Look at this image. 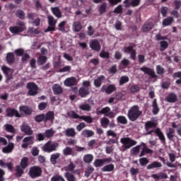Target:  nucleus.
I'll return each instance as SVG.
<instances>
[{
	"label": "nucleus",
	"instance_id": "f257e3e1",
	"mask_svg": "<svg viewBox=\"0 0 181 181\" xmlns=\"http://www.w3.org/2000/svg\"><path fill=\"white\" fill-rule=\"evenodd\" d=\"M142 115V111L139 110L138 105L132 107L127 113V117L130 121H136Z\"/></svg>",
	"mask_w": 181,
	"mask_h": 181
},
{
	"label": "nucleus",
	"instance_id": "f03ea898",
	"mask_svg": "<svg viewBox=\"0 0 181 181\" xmlns=\"http://www.w3.org/2000/svg\"><path fill=\"white\" fill-rule=\"evenodd\" d=\"M69 115V117L79 119L80 121H85V122H88V124H91V122H93V117H91V116H80L74 112H70Z\"/></svg>",
	"mask_w": 181,
	"mask_h": 181
},
{
	"label": "nucleus",
	"instance_id": "7ed1b4c3",
	"mask_svg": "<svg viewBox=\"0 0 181 181\" xmlns=\"http://www.w3.org/2000/svg\"><path fill=\"white\" fill-rule=\"evenodd\" d=\"M120 142L122 144V146L124 149H129L132 146L136 145V141L129 139V137L122 138L120 139Z\"/></svg>",
	"mask_w": 181,
	"mask_h": 181
},
{
	"label": "nucleus",
	"instance_id": "20e7f679",
	"mask_svg": "<svg viewBox=\"0 0 181 181\" xmlns=\"http://www.w3.org/2000/svg\"><path fill=\"white\" fill-rule=\"evenodd\" d=\"M58 146L59 144L48 141L42 146V151H44V152L48 153L54 152V151H56V149H57Z\"/></svg>",
	"mask_w": 181,
	"mask_h": 181
},
{
	"label": "nucleus",
	"instance_id": "39448f33",
	"mask_svg": "<svg viewBox=\"0 0 181 181\" xmlns=\"http://www.w3.org/2000/svg\"><path fill=\"white\" fill-rule=\"evenodd\" d=\"M97 115H100V114H103L105 117H109V118H114L115 117V114L111 111V108L108 107H105L101 109V110H98L96 112Z\"/></svg>",
	"mask_w": 181,
	"mask_h": 181
},
{
	"label": "nucleus",
	"instance_id": "423d86ee",
	"mask_svg": "<svg viewBox=\"0 0 181 181\" xmlns=\"http://www.w3.org/2000/svg\"><path fill=\"white\" fill-rule=\"evenodd\" d=\"M27 88H28V95H36L37 94V85L35 83H28L27 84Z\"/></svg>",
	"mask_w": 181,
	"mask_h": 181
},
{
	"label": "nucleus",
	"instance_id": "0eeeda50",
	"mask_svg": "<svg viewBox=\"0 0 181 181\" xmlns=\"http://www.w3.org/2000/svg\"><path fill=\"white\" fill-rule=\"evenodd\" d=\"M29 174L31 177H39L42 175V168L37 166L32 167L30 169Z\"/></svg>",
	"mask_w": 181,
	"mask_h": 181
},
{
	"label": "nucleus",
	"instance_id": "6e6552de",
	"mask_svg": "<svg viewBox=\"0 0 181 181\" xmlns=\"http://www.w3.org/2000/svg\"><path fill=\"white\" fill-rule=\"evenodd\" d=\"M47 19H48L49 26L46 32H50V30L54 31L56 28V23H57V21L54 19V16H48Z\"/></svg>",
	"mask_w": 181,
	"mask_h": 181
},
{
	"label": "nucleus",
	"instance_id": "1a4fd4ad",
	"mask_svg": "<svg viewBox=\"0 0 181 181\" xmlns=\"http://www.w3.org/2000/svg\"><path fill=\"white\" fill-rule=\"evenodd\" d=\"M156 128V123L153 122H146L145 124V129L146 131L147 132L146 135H149L153 132V129Z\"/></svg>",
	"mask_w": 181,
	"mask_h": 181
},
{
	"label": "nucleus",
	"instance_id": "9d476101",
	"mask_svg": "<svg viewBox=\"0 0 181 181\" xmlns=\"http://www.w3.org/2000/svg\"><path fill=\"white\" fill-rule=\"evenodd\" d=\"M33 141H35V137L33 136H27L23 139V144L21 147L23 149H27L29 145H33Z\"/></svg>",
	"mask_w": 181,
	"mask_h": 181
},
{
	"label": "nucleus",
	"instance_id": "9b49d317",
	"mask_svg": "<svg viewBox=\"0 0 181 181\" xmlns=\"http://www.w3.org/2000/svg\"><path fill=\"white\" fill-rule=\"evenodd\" d=\"M21 132H23V134H25V135H33V130H32V127L29 126V124L26 123H23L21 126Z\"/></svg>",
	"mask_w": 181,
	"mask_h": 181
},
{
	"label": "nucleus",
	"instance_id": "f8f14e48",
	"mask_svg": "<svg viewBox=\"0 0 181 181\" xmlns=\"http://www.w3.org/2000/svg\"><path fill=\"white\" fill-rule=\"evenodd\" d=\"M111 158H103V159H96L95 160L93 165L95 168H100L104 163H110Z\"/></svg>",
	"mask_w": 181,
	"mask_h": 181
},
{
	"label": "nucleus",
	"instance_id": "ddd939ff",
	"mask_svg": "<svg viewBox=\"0 0 181 181\" xmlns=\"http://www.w3.org/2000/svg\"><path fill=\"white\" fill-rule=\"evenodd\" d=\"M77 83V78L75 77L67 78L64 81V84L66 86V87H71L73 86H76Z\"/></svg>",
	"mask_w": 181,
	"mask_h": 181
},
{
	"label": "nucleus",
	"instance_id": "4468645a",
	"mask_svg": "<svg viewBox=\"0 0 181 181\" xmlns=\"http://www.w3.org/2000/svg\"><path fill=\"white\" fill-rule=\"evenodd\" d=\"M1 70L4 74H5L6 77H8V78H12V76L13 74V69L4 65L3 66H1Z\"/></svg>",
	"mask_w": 181,
	"mask_h": 181
},
{
	"label": "nucleus",
	"instance_id": "2eb2a0df",
	"mask_svg": "<svg viewBox=\"0 0 181 181\" xmlns=\"http://www.w3.org/2000/svg\"><path fill=\"white\" fill-rule=\"evenodd\" d=\"M124 53H129L131 59H132V60H135V57H136V52L134 49V47L132 46L126 47L124 49Z\"/></svg>",
	"mask_w": 181,
	"mask_h": 181
},
{
	"label": "nucleus",
	"instance_id": "dca6fc26",
	"mask_svg": "<svg viewBox=\"0 0 181 181\" xmlns=\"http://www.w3.org/2000/svg\"><path fill=\"white\" fill-rule=\"evenodd\" d=\"M90 47L96 52H100V50H101V45H100V42L96 40H93L90 42Z\"/></svg>",
	"mask_w": 181,
	"mask_h": 181
},
{
	"label": "nucleus",
	"instance_id": "f3484780",
	"mask_svg": "<svg viewBox=\"0 0 181 181\" xmlns=\"http://www.w3.org/2000/svg\"><path fill=\"white\" fill-rule=\"evenodd\" d=\"M6 115L7 117H13V115H15V117H17L18 118H21L22 117L18 110L11 108L6 110Z\"/></svg>",
	"mask_w": 181,
	"mask_h": 181
},
{
	"label": "nucleus",
	"instance_id": "a211bd4d",
	"mask_svg": "<svg viewBox=\"0 0 181 181\" xmlns=\"http://www.w3.org/2000/svg\"><path fill=\"white\" fill-rule=\"evenodd\" d=\"M19 110L22 115H30V114H32V108L28 106H21Z\"/></svg>",
	"mask_w": 181,
	"mask_h": 181
},
{
	"label": "nucleus",
	"instance_id": "6ab92c4d",
	"mask_svg": "<svg viewBox=\"0 0 181 181\" xmlns=\"http://www.w3.org/2000/svg\"><path fill=\"white\" fill-rule=\"evenodd\" d=\"M141 146H142V149L139 155L140 158H142V156H145V153H152V150L146 147V144H145V143H141Z\"/></svg>",
	"mask_w": 181,
	"mask_h": 181
},
{
	"label": "nucleus",
	"instance_id": "aec40b11",
	"mask_svg": "<svg viewBox=\"0 0 181 181\" xmlns=\"http://www.w3.org/2000/svg\"><path fill=\"white\" fill-rule=\"evenodd\" d=\"M102 93H106L107 94H111L113 91H115V86L110 85L107 87L103 86L101 88Z\"/></svg>",
	"mask_w": 181,
	"mask_h": 181
},
{
	"label": "nucleus",
	"instance_id": "412c9836",
	"mask_svg": "<svg viewBox=\"0 0 181 181\" xmlns=\"http://www.w3.org/2000/svg\"><path fill=\"white\" fill-rule=\"evenodd\" d=\"M78 94L82 98H84V97H86V95L90 94V88L81 87L79 88Z\"/></svg>",
	"mask_w": 181,
	"mask_h": 181
},
{
	"label": "nucleus",
	"instance_id": "4be33fe9",
	"mask_svg": "<svg viewBox=\"0 0 181 181\" xmlns=\"http://www.w3.org/2000/svg\"><path fill=\"white\" fill-rule=\"evenodd\" d=\"M140 70L141 71H144L145 74H148V76H151V77H155V71L150 68H148L146 66H143L140 68Z\"/></svg>",
	"mask_w": 181,
	"mask_h": 181
},
{
	"label": "nucleus",
	"instance_id": "5701e85b",
	"mask_svg": "<svg viewBox=\"0 0 181 181\" xmlns=\"http://www.w3.org/2000/svg\"><path fill=\"white\" fill-rule=\"evenodd\" d=\"M51 12L56 16V18H58V19L62 18V11H60L59 7H52Z\"/></svg>",
	"mask_w": 181,
	"mask_h": 181
},
{
	"label": "nucleus",
	"instance_id": "b1692460",
	"mask_svg": "<svg viewBox=\"0 0 181 181\" xmlns=\"http://www.w3.org/2000/svg\"><path fill=\"white\" fill-rule=\"evenodd\" d=\"M81 29H83V25H81V22H74L72 25V30H74V32H80Z\"/></svg>",
	"mask_w": 181,
	"mask_h": 181
},
{
	"label": "nucleus",
	"instance_id": "393cba45",
	"mask_svg": "<svg viewBox=\"0 0 181 181\" xmlns=\"http://www.w3.org/2000/svg\"><path fill=\"white\" fill-rule=\"evenodd\" d=\"M16 26L18 28L20 33L26 30V24L23 21H17Z\"/></svg>",
	"mask_w": 181,
	"mask_h": 181
},
{
	"label": "nucleus",
	"instance_id": "a878e982",
	"mask_svg": "<svg viewBox=\"0 0 181 181\" xmlns=\"http://www.w3.org/2000/svg\"><path fill=\"white\" fill-rule=\"evenodd\" d=\"M141 3V0H132V2L129 1V0L124 1V4L125 6H129V5H132V6H138L139 4Z\"/></svg>",
	"mask_w": 181,
	"mask_h": 181
},
{
	"label": "nucleus",
	"instance_id": "bb28decb",
	"mask_svg": "<svg viewBox=\"0 0 181 181\" xmlns=\"http://www.w3.org/2000/svg\"><path fill=\"white\" fill-rule=\"evenodd\" d=\"M155 132L158 136L159 139L161 141L162 144H165L166 142V139L165 138V135H163L162 131H160V129H156Z\"/></svg>",
	"mask_w": 181,
	"mask_h": 181
},
{
	"label": "nucleus",
	"instance_id": "cd10ccee",
	"mask_svg": "<svg viewBox=\"0 0 181 181\" xmlns=\"http://www.w3.org/2000/svg\"><path fill=\"white\" fill-rule=\"evenodd\" d=\"M13 148H15L13 143H10L7 146L2 148V152L4 153H11L13 151Z\"/></svg>",
	"mask_w": 181,
	"mask_h": 181
},
{
	"label": "nucleus",
	"instance_id": "c85d7f7f",
	"mask_svg": "<svg viewBox=\"0 0 181 181\" xmlns=\"http://www.w3.org/2000/svg\"><path fill=\"white\" fill-rule=\"evenodd\" d=\"M60 155L59 153H55L51 155L50 162L52 165H56L57 163V160L60 158Z\"/></svg>",
	"mask_w": 181,
	"mask_h": 181
},
{
	"label": "nucleus",
	"instance_id": "c756f323",
	"mask_svg": "<svg viewBox=\"0 0 181 181\" xmlns=\"http://www.w3.org/2000/svg\"><path fill=\"white\" fill-rule=\"evenodd\" d=\"M156 168H162V163L158 161H154L147 165V169L148 170L151 169H155Z\"/></svg>",
	"mask_w": 181,
	"mask_h": 181
},
{
	"label": "nucleus",
	"instance_id": "7c9ffc66",
	"mask_svg": "<svg viewBox=\"0 0 181 181\" xmlns=\"http://www.w3.org/2000/svg\"><path fill=\"white\" fill-rule=\"evenodd\" d=\"M65 135L66 136L73 138L74 136H76V130L74 129V128L66 129V130L65 131Z\"/></svg>",
	"mask_w": 181,
	"mask_h": 181
},
{
	"label": "nucleus",
	"instance_id": "2f4dec72",
	"mask_svg": "<svg viewBox=\"0 0 181 181\" xmlns=\"http://www.w3.org/2000/svg\"><path fill=\"white\" fill-rule=\"evenodd\" d=\"M75 168H76V165H74V163L73 162H71V160H69L68 165L64 167V170L66 172H71V171L74 170Z\"/></svg>",
	"mask_w": 181,
	"mask_h": 181
},
{
	"label": "nucleus",
	"instance_id": "473e14b6",
	"mask_svg": "<svg viewBox=\"0 0 181 181\" xmlns=\"http://www.w3.org/2000/svg\"><path fill=\"white\" fill-rule=\"evenodd\" d=\"M105 79V77L104 76H100L98 78H96L94 81V86L95 87H101V84L103 83V81Z\"/></svg>",
	"mask_w": 181,
	"mask_h": 181
},
{
	"label": "nucleus",
	"instance_id": "72a5a7b5",
	"mask_svg": "<svg viewBox=\"0 0 181 181\" xmlns=\"http://www.w3.org/2000/svg\"><path fill=\"white\" fill-rule=\"evenodd\" d=\"M93 160L94 156L92 154H86L83 156V162H85V163H91Z\"/></svg>",
	"mask_w": 181,
	"mask_h": 181
},
{
	"label": "nucleus",
	"instance_id": "f704fd0d",
	"mask_svg": "<svg viewBox=\"0 0 181 181\" xmlns=\"http://www.w3.org/2000/svg\"><path fill=\"white\" fill-rule=\"evenodd\" d=\"M52 90L54 94H62V93L63 92V88H62V86L57 84H55L52 86Z\"/></svg>",
	"mask_w": 181,
	"mask_h": 181
},
{
	"label": "nucleus",
	"instance_id": "c9c22d12",
	"mask_svg": "<svg viewBox=\"0 0 181 181\" xmlns=\"http://www.w3.org/2000/svg\"><path fill=\"white\" fill-rule=\"evenodd\" d=\"M167 101L168 103H176L177 101V96L175 93H170L167 97Z\"/></svg>",
	"mask_w": 181,
	"mask_h": 181
},
{
	"label": "nucleus",
	"instance_id": "e433bc0d",
	"mask_svg": "<svg viewBox=\"0 0 181 181\" xmlns=\"http://www.w3.org/2000/svg\"><path fill=\"white\" fill-rule=\"evenodd\" d=\"M173 17H168L167 18H165L163 21V26H169L170 25H172V23H173Z\"/></svg>",
	"mask_w": 181,
	"mask_h": 181
},
{
	"label": "nucleus",
	"instance_id": "4c0bfd02",
	"mask_svg": "<svg viewBox=\"0 0 181 181\" xmlns=\"http://www.w3.org/2000/svg\"><path fill=\"white\" fill-rule=\"evenodd\" d=\"M82 136L90 138L94 135V132L91 130H83L81 133Z\"/></svg>",
	"mask_w": 181,
	"mask_h": 181
},
{
	"label": "nucleus",
	"instance_id": "58836bf2",
	"mask_svg": "<svg viewBox=\"0 0 181 181\" xmlns=\"http://www.w3.org/2000/svg\"><path fill=\"white\" fill-rule=\"evenodd\" d=\"M54 119V113L53 112H48L45 115V121H53Z\"/></svg>",
	"mask_w": 181,
	"mask_h": 181
},
{
	"label": "nucleus",
	"instance_id": "ea45409f",
	"mask_svg": "<svg viewBox=\"0 0 181 181\" xmlns=\"http://www.w3.org/2000/svg\"><path fill=\"white\" fill-rule=\"evenodd\" d=\"M102 172H112L114 170V165L113 164H109L101 169Z\"/></svg>",
	"mask_w": 181,
	"mask_h": 181
},
{
	"label": "nucleus",
	"instance_id": "a19ab883",
	"mask_svg": "<svg viewBox=\"0 0 181 181\" xmlns=\"http://www.w3.org/2000/svg\"><path fill=\"white\" fill-rule=\"evenodd\" d=\"M4 128L6 131H7V132H11V134H13V132H15V128L12 124H4Z\"/></svg>",
	"mask_w": 181,
	"mask_h": 181
},
{
	"label": "nucleus",
	"instance_id": "79ce46f5",
	"mask_svg": "<svg viewBox=\"0 0 181 181\" xmlns=\"http://www.w3.org/2000/svg\"><path fill=\"white\" fill-rule=\"evenodd\" d=\"M174 136H175V129L172 128H169L168 132H167V138L170 141H172Z\"/></svg>",
	"mask_w": 181,
	"mask_h": 181
},
{
	"label": "nucleus",
	"instance_id": "37998d69",
	"mask_svg": "<svg viewBox=\"0 0 181 181\" xmlns=\"http://www.w3.org/2000/svg\"><path fill=\"white\" fill-rule=\"evenodd\" d=\"M16 176H17L18 177H21V176L23 175V170H25V168H23V167H21V165H18L16 167Z\"/></svg>",
	"mask_w": 181,
	"mask_h": 181
},
{
	"label": "nucleus",
	"instance_id": "c03bdc74",
	"mask_svg": "<svg viewBox=\"0 0 181 181\" xmlns=\"http://www.w3.org/2000/svg\"><path fill=\"white\" fill-rule=\"evenodd\" d=\"M53 135H54V130H53V129H47L45 132V138H52Z\"/></svg>",
	"mask_w": 181,
	"mask_h": 181
},
{
	"label": "nucleus",
	"instance_id": "a18cd8bd",
	"mask_svg": "<svg viewBox=\"0 0 181 181\" xmlns=\"http://www.w3.org/2000/svg\"><path fill=\"white\" fill-rule=\"evenodd\" d=\"M6 59L8 63H13L15 62V56L13 55V53L9 52L7 54Z\"/></svg>",
	"mask_w": 181,
	"mask_h": 181
},
{
	"label": "nucleus",
	"instance_id": "49530a36",
	"mask_svg": "<svg viewBox=\"0 0 181 181\" xmlns=\"http://www.w3.org/2000/svg\"><path fill=\"white\" fill-rule=\"evenodd\" d=\"M141 145L136 146L131 149L132 155H138L139 153V151H141Z\"/></svg>",
	"mask_w": 181,
	"mask_h": 181
},
{
	"label": "nucleus",
	"instance_id": "de8ad7c7",
	"mask_svg": "<svg viewBox=\"0 0 181 181\" xmlns=\"http://www.w3.org/2000/svg\"><path fill=\"white\" fill-rule=\"evenodd\" d=\"M94 172V168L90 165L88 166L86 171H85V176L86 177H89L90 175Z\"/></svg>",
	"mask_w": 181,
	"mask_h": 181
},
{
	"label": "nucleus",
	"instance_id": "09e8293b",
	"mask_svg": "<svg viewBox=\"0 0 181 181\" xmlns=\"http://www.w3.org/2000/svg\"><path fill=\"white\" fill-rule=\"evenodd\" d=\"M152 28H153V25L152 23L145 24L142 28V30L145 33L149 32V30H151Z\"/></svg>",
	"mask_w": 181,
	"mask_h": 181
},
{
	"label": "nucleus",
	"instance_id": "8fccbe9b",
	"mask_svg": "<svg viewBox=\"0 0 181 181\" xmlns=\"http://www.w3.org/2000/svg\"><path fill=\"white\" fill-rule=\"evenodd\" d=\"M9 31L11 32V33H12V35H18V33H21L19 29L16 25L10 27Z\"/></svg>",
	"mask_w": 181,
	"mask_h": 181
},
{
	"label": "nucleus",
	"instance_id": "3c124183",
	"mask_svg": "<svg viewBox=\"0 0 181 181\" xmlns=\"http://www.w3.org/2000/svg\"><path fill=\"white\" fill-rule=\"evenodd\" d=\"M100 124L102 127H103L104 128H107V126L108 125V124H110V119H108V118L107 117H103L100 119Z\"/></svg>",
	"mask_w": 181,
	"mask_h": 181
},
{
	"label": "nucleus",
	"instance_id": "603ef678",
	"mask_svg": "<svg viewBox=\"0 0 181 181\" xmlns=\"http://www.w3.org/2000/svg\"><path fill=\"white\" fill-rule=\"evenodd\" d=\"M64 176L68 181H76V177H74V175L69 172H66L64 174Z\"/></svg>",
	"mask_w": 181,
	"mask_h": 181
},
{
	"label": "nucleus",
	"instance_id": "864d4df0",
	"mask_svg": "<svg viewBox=\"0 0 181 181\" xmlns=\"http://www.w3.org/2000/svg\"><path fill=\"white\" fill-rule=\"evenodd\" d=\"M67 23V22H66L65 21H62L59 25H58V29L59 30H60V32H65L66 31V24Z\"/></svg>",
	"mask_w": 181,
	"mask_h": 181
},
{
	"label": "nucleus",
	"instance_id": "5fc2aeb1",
	"mask_svg": "<svg viewBox=\"0 0 181 181\" xmlns=\"http://www.w3.org/2000/svg\"><path fill=\"white\" fill-rule=\"evenodd\" d=\"M79 109L82 111H90L91 110V106L88 104H82L79 105Z\"/></svg>",
	"mask_w": 181,
	"mask_h": 181
},
{
	"label": "nucleus",
	"instance_id": "6e6d98bb",
	"mask_svg": "<svg viewBox=\"0 0 181 181\" xmlns=\"http://www.w3.org/2000/svg\"><path fill=\"white\" fill-rule=\"evenodd\" d=\"M153 112L155 115L159 112V107H158V104H156V99H154L153 101Z\"/></svg>",
	"mask_w": 181,
	"mask_h": 181
},
{
	"label": "nucleus",
	"instance_id": "4d7b16f0",
	"mask_svg": "<svg viewBox=\"0 0 181 181\" xmlns=\"http://www.w3.org/2000/svg\"><path fill=\"white\" fill-rule=\"evenodd\" d=\"M28 158H23L22 160H21V164H20V166L24 169H26V168H28Z\"/></svg>",
	"mask_w": 181,
	"mask_h": 181
},
{
	"label": "nucleus",
	"instance_id": "13d9d810",
	"mask_svg": "<svg viewBox=\"0 0 181 181\" xmlns=\"http://www.w3.org/2000/svg\"><path fill=\"white\" fill-rule=\"evenodd\" d=\"M174 78H178L176 81L177 84H181V72H176L173 74Z\"/></svg>",
	"mask_w": 181,
	"mask_h": 181
},
{
	"label": "nucleus",
	"instance_id": "bf43d9fd",
	"mask_svg": "<svg viewBox=\"0 0 181 181\" xmlns=\"http://www.w3.org/2000/svg\"><path fill=\"white\" fill-rule=\"evenodd\" d=\"M47 60V58L45 56H41L38 58V61L37 63L38 64H40V66L45 64V63H46Z\"/></svg>",
	"mask_w": 181,
	"mask_h": 181
},
{
	"label": "nucleus",
	"instance_id": "052dcab7",
	"mask_svg": "<svg viewBox=\"0 0 181 181\" xmlns=\"http://www.w3.org/2000/svg\"><path fill=\"white\" fill-rule=\"evenodd\" d=\"M139 162L141 166H145V165H148V163H149V160L146 158H141L139 160Z\"/></svg>",
	"mask_w": 181,
	"mask_h": 181
},
{
	"label": "nucleus",
	"instance_id": "680f3d73",
	"mask_svg": "<svg viewBox=\"0 0 181 181\" xmlns=\"http://www.w3.org/2000/svg\"><path fill=\"white\" fill-rule=\"evenodd\" d=\"M160 51L163 52V50H165V49H168V46H169V44H168V42L166 41H161L160 42Z\"/></svg>",
	"mask_w": 181,
	"mask_h": 181
},
{
	"label": "nucleus",
	"instance_id": "e2e57ef3",
	"mask_svg": "<svg viewBox=\"0 0 181 181\" xmlns=\"http://www.w3.org/2000/svg\"><path fill=\"white\" fill-rule=\"evenodd\" d=\"M16 15L19 19H25V12L22 10L17 11Z\"/></svg>",
	"mask_w": 181,
	"mask_h": 181
},
{
	"label": "nucleus",
	"instance_id": "0e129e2a",
	"mask_svg": "<svg viewBox=\"0 0 181 181\" xmlns=\"http://www.w3.org/2000/svg\"><path fill=\"white\" fill-rule=\"evenodd\" d=\"M129 81V78L128 76H122L119 80V84L120 86H122V84H125L126 83H128Z\"/></svg>",
	"mask_w": 181,
	"mask_h": 181
},
{
	"label": "nucleus",
	"instance_id": "69168bd1",
	"mask_svg": "<svg viewBox=\"0 0 181 181\" xmlns=\"http://www.w3.org/2000/svg\"><path fill=\"white\" fill-rule=\"evenodd\" d=\"M107 11V3H103L99 8L100 13H105Z\"/></svg>",
	"mask_w": 181,
	"mask_h": 181
},
{
	"label": "nucleus",
	"instance_id": "338daca9",
	"mask_svg": "<svg viewBox=\"0 0 181 181\" xmlns=\"http://www.w3.org/2000/svg\"><path fill=\"white\" fill-rule=\"evenodd\" d=\"M117 121L118 122H119L120 124H127V122H128V121L127 120V117H124V116H119L117 117Z\"/></svg>",
	"mask_w": 181,
	"mask_h": 181
},
{
	"label": "nucleus",
	"instance_id": "774afa93",
	"mask_svg": "<svg viewBox=\"0 0 181 181\" xmlns=\"http://www.w3.org/2000/svg\"><path fill=\"white\" fill-rule=\"evenodd\" d=\"M130 173L132 176H136V175L139 173V168H132L130 169Z\"/></svg>",
	"mask_w": 181,
	"mask_h": 181
}]
</instances>
